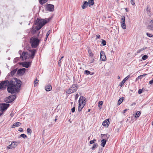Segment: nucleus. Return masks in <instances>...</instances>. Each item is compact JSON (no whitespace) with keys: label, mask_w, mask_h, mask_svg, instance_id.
Listing matches in <instances>:
<instances>
[{"label":"nucleus","mask_w":153,"mask_h":153,"mask_svg":"<svg viewBox=\"0 0 153 153\" xmlns=\"http://www.w3.org/2000/svg\"><path fill=\"white\" fill-rule=\"evenodd\" d=\"M22 82L20 80L17 79L15 81L11 80L9 82L7 80L1 82L0 84V89L4 90L7 86L8 92L11 94L18 92L20 90Z\"/></svg>","instance_id":"1"},{"label":"nucleus","mask_w":153,"mask_h":153,"mask_svg":"<svg viewBox=\"0 0 153 153\" xmlns=\"http://www.w3.org/2000/svg\"><path fill=\"white\" fill-rule=\"evenodd\" d=\"M49 21V19H48V20H47L44 19H40L38 18L36 21L35 22V25H37L35 27V29L37 30H38L40 29L43 25L47 23Z\"/></svg>","instance_id":"2"},{"label":"nucleus","mask_w":153,"mask_h":153,"mask_svg":"<svg viewBox=\"0 0 153 153\" xmlns=\"http://www.w3.org/2000/svg\"><path fill=\"white\" fill-rule=\"evenodd\" d=\"M30 43L33 48H36L39 45V40L37 38L32 37L30 39Z\"/></svg>","instance_id":"3"},{"label":"nucleus","mask_w":153,"mask_h":153,"mask_svg":"<svg viewBox=\"0 0 153 153\" xmlns=\"http://www.w3.org/2000/svg\"><path fill=\"white\" fill-rule=\"evenodd\" d=\"M78 85L77 84H73L66 91V93L70 94L75 92L78 89Z\"/></svg>","instance_id":"4"},{"label":"nucleus","mask_w":153,"mask_h":153,"mask_svg":"<svg viewBox=\"0 0 153 153\" xmlns=\"http://www.w3.org/2000/svg\"><path fill=\"white\" fill-rule=\"evenodd\" d=\"M16 95H11L4 98V101L7 103H10L15 99Z\"/></svg>","instance_id":"5"},{"label":"nucleus","mask_w":153,"mask_h":153,"mask_svg":"<svg viewBox=\"0 0 153 153\" xmlns=\"http://www.w3.org/2000/svg\"><path fill=\"white\" fill-rule=\"evenodd\" d=\"M10 104L8 103H2L0 104V110L3 112L9 107Z\"/></svg>","instance_id":"6"},{"label":"nucleus","mask_w":153,"mask_h":153,"mask_svg":"<svg viewBox=\"0 0 153 153\" xmlns=\"http://www.w3.org/2000/svg\"><path fill=\"white\" fill-rule=\"evenodd\" d=\"M31 62H20L19 64L22 65L23 67L26 68H28L30 65Z\"/></svg>","instance_id":"7"},{"label":"nucleus","mask_w":153,"mask_h":153,"mask_svg":"<svg viewBox=\"0 0 153 153\" xmlns=\"http://www.w3.org/2000/svg\"><path fill=\"white\" fill-rule=\"evenodd\" d=\"M29 57V54L26 52H23L20 58L22 59V60H26L28 57Z\"/></svg>","instance_id":"8"},{"label":"nucleus","mask_w":153,"mask_h":153,"mask_svg":"<svg viewBox=\"0 0 153 153\" xmlns=\"http://www.w3.org/2000/svg\"><path fill=\"white\" fill-rule=\"evenodd\" d=\"M54 6L53 5L48 4L46 6V9L47 10L50 12H53L54 10Z\"/></svg>","instance_id":"9"},{"label":"nucleus","mask_w":153,"mask_h":153,"mask_svg":"<svg viewBox=\"0 0 153 153\" xmlns=\"http://www.w3.org/2000/svg\"><path fill=\"white\" fill-rule=\"evenodd\" d=\"M30 53V54H29V57L31 59H33L36 53V49H33L29 51Z\"/></svg>","instance_id":"10"},{"label":"nucleus","mask_w":153,"mask_h":153,"mask_svg":"<svg viewBox=\"0 0 153 153\" xmlns=\"http://www.w3.org/2000/svg\"><path fill=\"white\" fill-rule=\"evenodd\" d=\"M17 145L16 142H12L10 145L8 146L7 148L8 149H14L17 146Z\"/></svg>","instance_id":"11"},{"label":"nucleus","mask_w":153,"mask_h":153,"mask_svg":"<svg viewBox=\"0 0 153 153\" xmlns=\"http://www.w3.org/2000/svg\"><path fill=\"white\" fill-rule=\"evenodd\" d=\"M100 59L102 61H104L106 60L105 53L103 51H101L100 52Z\"/></svg>","instance_id":"12"},{"label":"nucleus","mask_w":153,"mask_h":153,"mask_svg":"<svg viewBox=\"0 0 153 153\" xmlns=\"http://www.w3.org/2000/svg\"><path fill=\"white\" fill-rule=\"evenodd\" d=\"M26 69L25 68H22L19 69L17 71V74H18L23 75L25 72Z\"/></svg>","instance_id":"13"},{"label":"nucleus","mask_w":153,"mask_h":153,"mask_svg":"<svg viewBox=\"0 0 153 153\" xmlns=\"http://www.w3.org/2000/svg\"><path fill=\"white\" fill-rule=\"evenodd\" d=\"M130 77V75H128L126 77H125L120 82V86L121 87H122L126 81Z\"/></svg>","instance_id":"14"},{"label":"nucleus","mask_w":153,"mask_h":153,"mask_svg":"<svg viewBox=\"0 0 153 153\" xmlns=\"http://www.w3.org/2000/svg\"><path fill=\"white\" fill-rule=\"evenodd\" d=\"M21 123L19 122H17L15 123L12 126V128H13L16 127H18L20 126Z\"/></svg>","instance_id":"15"},{"label":"nucleus","mask_w":153,"mask_h":153,"mask_svg":"<svg viewBox=\"0 0 153 153\" xmlns=\"http://www.w3.org/2000/svg\"><path fill=\"white\" fill-rule=\"evenodd\" d=\"M88 5V2L87 1H84L83 2V4L82 6V8L83 9H85L87 7Z\"/></svg>","instance_id":"16"},{"label":"nucleus","mask_w":153,"mask_h":153,"mask_svg":"<svg viewBox=\"0 0 153 153\" xmlns=\"http://www.w3.org/2000/svg\"><path fill=\"white\" fill-rule=\"evenodd\" d=\"M52 89V86L50 85H48L45 86V89L47 91H51Z\"/></svg>","instance_id":"17"},{"label":"nucleus","mask_w":153,"mask_h":153,"mask_svg":"<svg viewBox=\"0 0 153 153\" xmlns=\"http://www.w3.org/2000/svg\"><path fill=\"white\" fill-rule=\"evenodd\" d=\"M109 120L108 119L107 120H106L104 121L102 123V125L104 126H108L109 124Z\"/></svg>","instance_id":"18"},{"label":"nucleus","mask_w":153,"mask_h":153,"mask_svg":"<svg viewBox=\"0 0 153 153\" xmlns=\"http://www.w3.org/2000/svg\"><path fill=\"white\" fill-rule=\"evenodd\" d=\"M82 101H86V100H85V97H83L82 96H80L79 100V103H80V104H81V102Z\"/></svg>","instance_id":"19"},{"label":"nucleus","mask_w":153,"mask_h":153,"mask_svg":"<svg viewBox=\"0 0 153 153\" xmlns=\"http://www.w3.org/2000/svg\"><path fill=\"white\" fill-rule=\"evenodd\" d=\"M94 0H88V3L89 7H90L91 5H94Z\"/></svg>","instance_id":"20"},{"label":"nucleus","mask_w":153,"mask_h":153,"mask_svg":"<svg viewBox=\"0 0 153 153\" xmlns=\"http://www.w3.org/2000/svg\"><path fill=\"white\" fill-rule=\"evenodd\" d=\"M141 114V112L140 111H137L136 112L135 115L134 116V117L136 118H138L140 115Z\"/></svg>","instance_id":"21"},{"label":"nucleus","mask_w":153,"mask_h":153,"mask_svg":"<svg viewBox=\"0 0 153 153\" xmlns=\"http://www.w3.org/2000/svg\"><path fill=\"white\" fill-rule=\"evenodd\" d=\"M106 140L105 139H103L102 140L101 146L103 147H104L105 145L106 142Z\"/></svg>","instance_id":"22"},{"label":"nucleus","mask_w":153,"mask_h":153,"mask_svg":"<svg viewBox=\"0 0 153 153\" xmlns=\"http://www.w3.org/2000/svg\"><path fill=\"white\" fill-rule=\"evenodd\" d=\"M85 74L88 75V74H90L92 75L94 74V73H91L90 71L88 70H85L84 72Z\"/></svg>","instance_id":"23"},{"label":"nucleus","mask_w":153,"mask_h":153,"mask_svg":"<svg viewBox=\"0 0 153 153\" xmlns=\"http://www.w3.org/2000/svg\"><path fill=\"white\" fill-rule=\"evenodd\" d=\"M48 0H39V3L42 5L47 2Z\"/></svg>","instance_id":"24"},{"label":"nucleus","mask_w":153,"mask_h":153,"mask_svg":"<svg viewBox=\"0 0 153 153\" xmlns=\"http://www.w3.org/2000/svg\"><path fill=\"white\" fill-rule=\"evenodd\" d=\"M37 30L35 28L33 27H32L31 30V33L32 34H35Z\"/></svg>","instance_id":"25"},{"label":"nucleus","mask_w":153,"mask_h":153,"mask_svg":"<svg viewBox=\"0 0 153 153\" xmlns=\"http://www.w3.org/2000/svg\"><path fill=\"white\" fill-rule=\"evenodd\" d=\"M84 107V105H83L82 107H81V105L80 104V103H79V106L78 107V111H81L82 109L83 108V107Z\"/></svg>","instance_id":"26"},{"label":"nucleus","mask_w":153,"mask_h":153,"mask_svg":"<svg viewBox=\"0 0 153 153\" xmlns=\"http://www.w3.org/2000/svg\"><path fill=\"white\" fill-rule=\"evenodd\" d=\"M147 28L151 30H153V25H150L147 26Z\"/></svg>","instance_id":"27"},{"label":"nucleus","mask_w":153,"mask_h":153,"mask_svg":"<svg viewBox=\"0 0 153 153\" xmlns=\"http://www.w3.org/2000/svg\"><path fill=\"white\" fill-rule=\"evenodd\" d=\"M16 71L17 69H15L11 71L10 72V74L11 76H13L16 73Z\"/></svg>","instance_id":"28"},{"label":"nucleus","mask_w":153,"mask_h":153,"mask_svg":"<svg viewBox=\"0 0 153 153\" xmlns=\"http://www.w3.org/2000/svg\"><path fill=\"white\" fill-rule=\"evenodd\" d=\"M98 146V145L97 143H95L93 146L91 148V149L92 150H94L95 148H97Z\"/></svg>","instance_id":"29"},{"label":"nucleus","mask_w":153,"mask_h":153,"mask_svg":"<svg viewBox=\"0 0 153 153\" xmlns=\"http://www.w3.org/2000/svg\"><path fill=\"white\" fill-rule=\"evenodd\" d=\"M123 100V97L121 98L118 101V103H117L118 105H120V104L122 102Z\"/></svg>","instance_id":"30"},{"label":"nucleus","mask_w":153,"mask_h":153,"mask_svg":"<svg viewBox=\"0 0 153 153\" xmlns=\"http://www.w3.org/2000/svg\"><path fill=\"white\" fill-rule=\"evenodd\" d=\"M146 47H144L142 48H141V49L138 50L137 51V53H140L141 51H142L144 50L145 49H146Z\"/></svg>","instance_id":"31"},{"label":"nucleus","mask_w":153,"mask_h":153,"mask_svg":"<svg viewBox=\"0 0 153 153\" xmlns=\"http://www.w3.org/2000/svg\"><path fill=\"white\" fill-rule=\"evenodd\" d=\"M27 132L28 135H30L32 133V130L30 128H27Z\"/></svg>","instance_id":"32"},{"label":"nucleus","mask_w":153,"mask_h":153,"mask_svg":"<svg viewBox=\"0 0 153 153\" xmlns=\"http://www.w3.org/2000/svg\"><path fill=\"white\" fill-rule=\"evenodd\" d=\"M88 53H89V56H90V57H92L93 56L94 54L92 52L91 50H88Z\"/></svg>","instance_id":"33"},{"label":"nucleus","mask_w":153,"mask_h":153,"mask_svg":"<svg viewBox=\"0 0 153 153\" xmlns=\"http://www.w3.org/2000/svg\"><path fill=\"white\" fill-rule=\"evenodd\" d=\"M121 26L123 29H125L126 28V26L125 23H121Z\"/></svg>","instance_id":"34"},{"label":"nucleus","mask_w":153,"mask_h":153,"mask_svg":"<svg viewBox=\"0 0 153 153\" xmlns=\"http://www.w3.org/2000/svg\"><path fill=\"white\" fill-rule=\"evenodd\" d=\"M121 23H125V17L123 16L121 19Z\"/></svg>","instance_id":"35"},{"label":"nucleus","mask_w":153,"mask_h":153,"mask_svg":"<svg viewBox=\"0 0 153 153\" xmlns=\"http://www.w3.org/2000/svg\"><path fill=\"white\" fill-rule=\"evenodd\" d=\"M148 58V56L147 55H144L142 58L143 60H145Z\"/></svg>","instance_id":"36"},{"label":"nucleus","mask_w":153,"mask_h":153,"mask_svg":"<svg viewBox=\"0 0 153 153\" xmlns=\"http://www.w3.org/2000/svg\"><path fill=\"white\" fill-rule=\"evenodd\" d=\"M20 137H22L24 139H25L27 137V135L24 134H21L20 135Z\"/></svg>","instance_id":"37"},{"label":"nucleus","mask_w":153,"mask_h":153,"mask_svg":"<svg viewBox=\"0 0 153 153\" xmlns=\"http://www.w3.org/2000/svg\"><path fill=\"white\" fill-rule=\"evenodd\" d=\"M38 82H39L38 80L37 79H36L34 81V86H36L37 85V83H38Z\"/></svg>","instance_id":"38"},{"label":"nucleus","mask_w":153,"mask_h":153,"mask_svg":"<svg viewBox=\"0 0 153 153\" xmlns=\"http://www.w3.org/2000/svg\"><path fill=\"white\" fill-rule=\"evenodd\" d=\"M146 34L147 36L149 37H152L153 36V35L152 34L147 33Z\"/></svg>","instance_id":"39"},{"label":"nucleus","mask_w":153,"mask_h":153,"mask_svg":"<svg viewBox=\"0 0 153 153\" xmlns=\"http://www.w3.org/2000/svg\"><path fill=\"white\" fill-rule=\"evenodd\" d=\"M103 102L102 101H100L98 102V106L99 107H100V106L102 104Z\"/></svg>","instance_id":"40"},{"label":"nucleus","mask_w":153,"mask_h":153,"mask_svg":"<svg viewBox=\"0 0 153 153\" xmlns=\"http://www.w3.org/2000/svg\"><path fill=\"white\" fill-rule=\"evenodd\" d=\"M50 30H49L46 33V39H47V38H48L49 34L50 33Z\"/></svg>","instance_id":"41"},{"label":"nucleus","mask_w":153,"mask_h":153,"mask_svg":"<svg viewBox=\"0 0 153 153\" xmlns=\"http://www.w3.org/2000/svg\"><path fill=\"white\" fill-rule=\"evenodd\" d=\"M102 44L103 46L105 45H106L105 41L104 40H102Z\"/></svg>","instance_id":"42"},{"label":"nucleus","mask_w":153,"mask_h":153,"mask_svg":"<svg viewBox=\"0 0 153 153\" xmlns=\"http://www.w3.org/2000/svg\"><path fill=\"white\" fill-rule=\"evenodd\" d=\"M86 103V101H82L81 102V105L82 104V105H84V106L85 105Z\"/></svg>","instance_id":"43"},{"label":"nucleus","mask_w":153,"mask_h":153,"mask_svg":"<svg viewBox=\"0 0 153 153\" xmlns=\"http://www.w3.org/2000/svg\"><path fill=\"white\" fill-rule=\"evenodd\" d=\"M131 3L132 5H134L135 4L134 0H131Z\"/></svg>","instance_id":"44"},{"label":"nucleus","mask_w":153,"mask_h":153,"mask_svg":"<svg viewBox=\"0 0 153 153\" xmlns=\"http://www.w3.org/2000/svg\"><path fill=\"white\" fill-rule=\"evenodd\" d=\"M142 77V76L141 75H140L136 79V80H138L139 79H141Z\"/></svg>","instance_id":"45"},{"label":"nucleus","mask_w":153,"mask_h":153,"mask_svg":"<svg viewBox=\"0 0 153 153\" xmlns=\"http://www.w3.org/2000/svg\"><path fill=\"white\" fill-rule=\"evenodd\" d=\"M61 59H60L59 61L58 64V65L59 66H60L61 65Z\"/></svg>","instance_id":"46"},{"label":"nucleus","mask_w":153,"mask_h":153,"mask_svg":"<svg viewBox=\"0 0 153 153\" xmlns=\"http://www.w3.org/2000/svg\"><path fill=\"white\" fill-rule=\"evenodd\" d=\"M71 111L73 113V112H74L75 111V108L74 107L72 109H71Z\"/></svg>","instance_id":"47"},{"label":"nucleus","mask_w":153,"mask_h":153,"mask_svg":"<svg viewBox=\"0 0 153 153\" xmlns=\"http://www.w3.org/2000/svg\"><path fill=\"white\" fill-rule=\"evenodd\" d=\"M143 89H139L138 91L139 94H141L142 92Z\"/></svg>","instance_id":"48"},{"label":"nucleus","mask_w":153,"mask_h":153,"mask_svg":"<svg viewBox=\"0 0 153 153\" xmlns=\"http://www.w3.org/2000/svg\"><path fill=\"white\" fill-rule=\"evenodd\" d=\"M79 96V95L78 94H76L75 95V99L76 100Z\"/></svg>","instance_id":"49"},{"label":"nucleus","mask_w":153,"mask_h":153,"mask_svg":"<svg viewBox=\"0 0 153 153\" xmlns=\"http://www.w3.org/2000/svg\"><path fill=\"white\" fill-rule=\"evenodd\" d=\"M149 83L151 85L153 84V79L149 82Z\"/></svg>","instance_id":"50"},{"label":"nucleus","mask_w":153,"mask_h":153,"mask_svg":"<svg viewBox=\"0 0 153 153\" xmlns=\"http://www.w3.org/2000/svg\"><path fill=\"white\" fill-rule=\"evenodd\" d=\"M148 12H150L151 10L148 7H147V10H146Z\"/></svg>","instance_id":"51"},{"label":"nucleus","mask_w":153,"mask_h":153,"mask_svg":"<svg viewBox=\"0 0 153 153\" xmlns=\"http://www.w3.org/2000/svg\"><path fill=\"white\" fill-rule=\"evenodd\" d=\"M90 63H93L94 62V59L93 58H92L91 60L89 61Z\"/></svg>","instance_id":"52"},{"label":"nucleus","mask_w":153,"mask_h":153,"mask_svg":"<svg viewBox=\"0 0 153 153\" xmlns=\"http://www.w3.org/2000/svg\"><path fill=\"white\" fill-rule=\"evenodd\" d=\"M19 131L20 132H22L23 131V129L22 128H19Z\"/></svg>","instance_id":"53"},{"label":"nucleus","mask_w":153,"mask_h":153,"mask_svg":"<svg viewBox=\"0 0 153 153\" xmlns=\"http://www.w3.org/2000/svg\"><path fill=\"white\" fill-rule=\"evenodd\" d=\"M91 144H93L94 143V141H92V140H91L90 141V142H89Z\"/></svg>","instance_id":"54"},{"label":"nucleus","mask_w":153,"mask_h":153,"mask_svg":"<svg viewBox=\"0 0 153 153\" xmlns=\"http://www.w3.org/2000/svg\"><path fill=\"white\" fill-rule=\"evenodd\" d=\"M136 104V103L135 102H133V103H132L131 105V106H132L133 105H134Z\"/></svg>","instance_id":"55"},{"label":"nucleus","mask_w":153,"mask_h":153,"mask_svg":"<svg viewBox=\"0 0 153 153\" xmlns=\"http://www.w3.org/2000/svg\"><path fill=\"white\" fill-rule=\"evenodd\" d=\"M146 75H147V74H144L141 75V76L143 78V77L145 76H146Z\"/></svg>","instance_id":"56"},{"label":"nucleus","mask_w":153,"mask_h":153,"mask_svg":"<svg viewBox=\"0 0 153 153\" xmlns=\"http://www.w3.org/2000/svg\"><path fill=\"white\" fill-rule=\"evenodd\" d=\"M127 111V109H125L123 111V113H125Z\"/></svg>","instance_id":"57"},{"label":"nucleus","mask_w":153,"mask_h":153,"mask_svg":"<svg viewBox=\"0 0 153 153\" xmlns=\"http://www.w3.org/2000/svg\"><path fill=\"white\" fill-rule=\"evenodd\" d=\"M96 36L97 38H100V35H96Z\"/></svg>","instance_id":"58"},{"label":"nucleus","mask_w":153,"mask_h":153,"mask_svg":"<svg viewBox=\"0 0 153 153\" xmlns=\"http://www.w3.org/2000/svg\"><path fill=\"white\" fill-rule=\"evenodd\" d=\"M92 141H94V142L96 141V139H94V140H92Z\"/></svg>","instance_id":"59"},{"label":"nucleus","mask_w":153,"mask_h":153,"mask_svg":"<svg viewBox=\"0 0 153 153\" xmlns=\"http://www.w3.org/2000/svg\"><path fill=\"white\" fill-rule=\"evenodd\" d=\"M150 22L153 23V19L151 20Z\"/></svg>","instance_id":"60"},{"label":"nucleus","mask_w":153,"mask_h":153,"mask_svg":"<svg viewBox=\"0 0 153 153\" xmlns=\"http://www.w3.org/2000/svg\"><path fill=\"white\" fill-rule=\"evenodd\" d=\"M57 120V119H55V122H56Z\"/></svg>","instance_id":"61"},{"label":"nucleus","mask_w":153,"mask_h":153,"mask_svg":"<svg viewBox=\"0 0 153 153\" xmlns=\"http://www.w3.org/2000/svg\"><path fill=\"white\" fill-rule=\"evenodd\" d=\"M63 57H64V56H62V57H61V59H61V60L62 59V58H63Z\"/></svg>","instance_id":"62"},{"label":"nucleus","mask_w":153,"mask_h":153,"mask_svg":"<svg viewBox=\"0 0 153 153\" xmlns=\"http://www.w3.org/2000/svg\"><path fill=\"white\" fill-rule=\"evenodd\" d=\"M152 125H153V121L152 122Z\"/></svg>","instance_id":"63"},{"label":"nucleus","mask_w":153,"mask_h":153,"mask_svg":"<svg viewBox=\"0 0 153 153\" xmlns=\"http://www.w3.org/2000/svg\"><path fill=\"white\" fill-rule=\"evenodd\" d=\"M90 111V109H88V112Z\"/></svg>","instance_id":"64"}]
</instances>
